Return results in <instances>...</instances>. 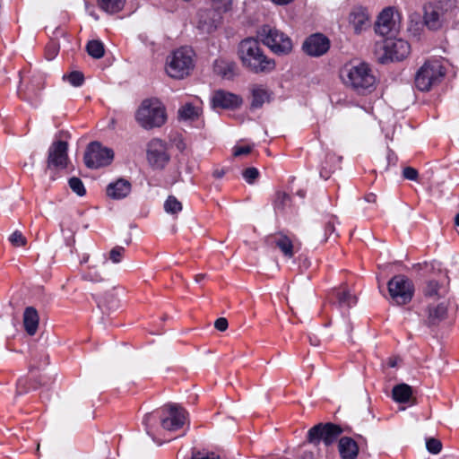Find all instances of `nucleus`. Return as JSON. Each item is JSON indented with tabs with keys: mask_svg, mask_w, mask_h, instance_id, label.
<instances>
[{
	"mask_svg": "<svg viewBox=\"0 0 459 459\" xmlns=\"http://www.w3.org/2000/svg\"><path fill=\"white\" fill-rule=\"evenodd\" d=\"M164 411L168 416L161 420V426L164 429L174 431L183 427L186 419V411L178 404H168Z\"/></svg>",
	"mask_w": 459,
	"mask_h": 459,
	"instance_id": "4468645a",
	"label": "nucleus"
},
{
	"mask_svg": "<svg viewBox=\"0 0 459 459\" xmlns=\"http://www.w3.org/2000/svg\"><path fill=\"white\" fill-rule=\"evenodd\" d=\"M269 93L264 87L262 85H255L252 88L251 107L253 108H259L264 103L269 101Z\"/></svg>",
	"mask_w": 459,
	"mask_h": 459,
	"instance_id": "a878e982",
	"label": "nucleus"
},
{
	"mask_svg": "<svg viewBox=\"0 0 459 459\" xmlns=\"http://www.w3.org/2000/svg\"><path fill=\"white\" fill-rule=\"evenodd\" d=\"M299 195L301 196V197H304V193L303 192H299Z\"/></svg>",
	"mask_w": 459,
	"mask_h": 459,
	"instance_id": "0e129e2a",
	"label": "nucleus"
},
{
	"mask_svg": "<svg viewBox=\"0 0 459 459\" xmlns=\"http://www.w3.org/2000/svg\"><path fill=\"white\" fill-rule=\"evenodd\" d=\"M83 159L87 168L100 169L112 162L114 152L99 142H91L87 146Z\"/></svg>",
	"mask_w": 459,
	"mask_h": 459,
	"instance_id": "6e6552de",
	"label": "nucleus"
},
{
	"mask_svg": "<svg viewBox=\"0 0 459 459\" xmlns=\"http://www.w3.org/2000/svg\"><path fill=\"white\" fill-rule=\"evenodd\" d=\"M193 50L188 48L176 49L167 57L166 72L174 79H183L194 67Z\"/></svg>",
	"mask_w": 459,
	"mask_h": 459,
	"instance_id": "20e7f679",
	"label": "nucleus"
},
{
	"mask_svg": "<svg viewBox=\"0 0 459 459\" xmlns=\"http://www.w3.org/2000/svg\"><path fill=\"white\" fill-rule=\"evenodd\" d=\"M412 394L411 387L407 384H399L394 386L392 391L393 399L400 403L409 402Z\"/></svg>",
	"mask_w": 459,
	"mask_h": 459,
	"instance_id": "cd10ccee",
	"label": "nucleus"
},
{
	"mask_svg": "<svg viewBox=\"0 0 459 459\" xmlns=\"http://www.w3.org/2000/svg\"><path fill=\"white\" fill-rule=\"evenodd\" d=\"M242 176L248 184H253L259 176V171L255 168L246 169Z\"/></svg>",
	"mask_w": 459,
	"mask_h": 459,
	"instance_id": "79ce46f5",
	"label": "nucleus"
},
{
	"mask_svg": "<svg viewBox=\"0 0 459 459\" xmlns=\"http://www.w3.org/2000/svg\"><path fill=\"white\" fill-rule=\"evenodd\" d=\"M10 242L15 247L24 246L26 243L25 237L18 230L14 231L9 238Z\"/></svg>",
	"mask_w": 459,
	"mask_h": 459,
	"instance_id": "37998d69",
	"label": "nucleus"
},
{
	"mask_svg": "<svg viewBox=\"0 0 459 459\" xmlns=\"http://www.w3.org/2000/svg\"><path fill=\"white\" fill-rule=\"evenodd\" d=\"M344 85L358 94H367L374 91L376 77L366 63L349 64L342 67L340 74Z\"/></svg>",
	"mask_w": 459,
	"mask_h": 459,
	"instance_id": "f257e3e1",
	"label": "nucleus"
},
{
	"mask_svg": "<svg viewBox=\"0 0 459 459\" xmlns=\"http://www.w3.org/2000/svg\"><path fill=\"white\" fill-rule=\"evenodd\" d=\"M164 210L170 214H177L182 210V204L175 197L169 196L164 203Z\"/></svg>",
	"mask_w": 459,
	"mask_h": 459,
	"instance_id": "f704fd0d",
	"label": "nucleus"
},
{
	"mask_svg": "<svg viewBox=\"0 0 459 459\" xmlns=\"http://www.w3.org/2000/svg\"><path fill=\"white\" fill-rule=\"evenodd\" d=\"M339 453L342 459H356L359 453L357 443L348 437H343L339 440Z\"/></svg>",
	"mask_w": 459,
	"mask_h": 459,
	"instance_id": "b1692460",
	"label": "nucleus"
},
{
	"mask_svg": "<svg viewBox=\"0 0 459 459\" xmlns=\"http://www.w3.org/2000/svg\"><path fill=\"white\" fill-rule=\"evenodd\" d=\"M100 7L108 13H115L122 10L125 0H98Z\"/></svg>",
	"mask_w": 459,
	"mask_h": 459,
	"instance_id": "7c9ffc66",
	"label": "nucleus"
},
{
	"mask_svg": "<svg viewBox=\"0 0 459 459\" xmlns=\"http://www.w3.org/2000/svg\"><path fill=\"white\" fill-rule=\"evenodd\" d=\"M403 175L404 178L409 180H416L418 178V171L411 167L404 168Z\"/></svg>",
	"mask_w": 459,
	"mask_h": 459,
	"instance_id": "c03bdc74",
	"label": "nucleus"
},
{
	"mask_svg": "<svg viewBox=\"0 0 459 459\" xmlns=\"http://www.w3.org/2000/svg\"><path fill=\"white\" fill-rule=\"evenodd\" d=\"M190 459H220L215 454H204L199 451L193 452Z\"/></svg>",
	"mask_w": 459,
	"mask_h": 459,
	"instance_id": "a18cd8bd",
	"label": "nucleus"
},
{
	"mask_svg": "<svg viewBox=\"0 0 459 459\" xmlns=\"http://www.w3.org/2000/svg\"><path fill=\"white\" fill-rule=\"evenodd\" d=\"M98 307L102 314H111L119 307V300L113 295H107L99 301Z\"/></svg>",
	"mask_w": 459,
	"mask_h": 459,
	"instance_id": "c85d7f7f",
	"label": "nucleus"
},
{
	"mask_svg": "<svg viewBox=\"0 0 459 459\" xmlns=\"http://www.w3.org/2000/svg\"><path fill=\"white\" fill-rule=\"evenodd\" d=\"M330 43L326 37L322 34H315L307 38L304 44V51L312 56H320L327 52Z\"/></svg>",
	"mask_w": 459,
	"mask_h": 459,
	"instance_id": "dca6fc26",
	"label": "nucleus"
},
{
	"mask_svg": "<svg viewBox=\"0 0 459 459\" xmlns=\"http://www.w3.org/2000/svg\"><path fill=\"white\" fill-rule=\"evenodd\" d=\"M224 170L217 169L213 172V176L217 178H221L224 176Z\"/></svg>",
	"mask_w": 459,
	"mask_h": 459,
	"instance_id": "5fc2aeb1",
	"label": "nucleus"
},
{
	"mask_svg": "<svg viewBox=\"0 0 459 459\" xmlns=\"http://www.w3.org/2000/svg\"><path fill=\"white\" fill-rule=\"evenodd\" d=\"M132 189L131 183L124 178H119L107 186V195L108 197L120 200L126 197Z\"/></svg>",
	"mask_w": 459,
	"mask_h": 459,
	"instance_id": "412c9836",
	"label": "nucleus"
},
{
	"mask_svg": "<svg viewBox=\"0 0 459 459\" xmlns=\"http://www.w3.org/2000/svg\"><path fill=\"white\" fill-rule=\"evenodd\" d=\"M204 278H205V274H202V273L201 274H197L195 276V281L197 282H199V281H203Z\"/></svg>",
	"mask_w": 459,
	"mask_h": 459,
	"instance_id": "13d9d810",
	"label": "nucleus"
},
{
	"mask_svg": "<svg viewBox=\"0 0 459 459\" xmlns=\"http://www.w3.org/2000/svg\"><path fill=\"white\" fill-rule=\"evenodd\" d=\"M24 330L29 335H34L39 328V317H22Z\"/></svg>",
	"mask_w": 459,
	"mask_h": 459,
	"instance_id": "c9c22d12",
	"label": "nucleus"
},
{
	"mask_svg": "<svg viewBox=\"0 0 459 459\" xmlns=\"http://www.w3.org/2000/svg\"><path fill=\"white\" fill-rule=\"evenodd\" d=\"M135 119L147 130L160 127L167 119L165 108L157 99L144 100L136 111Z\"/></svg>",
	"mask_w": 459,
	"mask_h": 459,
	"instance_id": "7ed1b4c3",
	"label": "nucleus"
},
{
	"mask_svg": "<svg viewBox=\"0 0 459 459\" xmlns=\"http://www.w3.org/2000/svg\"><path fill=\"white\" fill-rule=\"evenodd\" d=\"M429 316H452L458 312V307L450 298H441L429 303Z\"/></svg>",
	"mask_w": 459,
	"mask_h": 459,
	"instance_id": "a211bd4d",
	"label": "nucleus"
},
{
	"mask_svg": "<svg viewBox=\"0 0 459 459\" xmlns=\"http://www.w3.org/2000/svg\"><path fill=\"white\" fill-rule=\"evenodd\" d=\"M68 144L64 141L54 142L48 149V168L63 169L68 161Z\"/></svg>",
	"mask_w": 459,
	"mask_h": 459,
	"instance_id": "ddd939ff",
	"label": "nucleus"
},
{
	"mask_svg": "<svg viewBox=\"0 0 459 459\" xmlns=\"http://www.w3.org/2000/svg\"><path fill=\"white\" fill-rule=\"evenodd\" d=\"M271 239L286 257L290 258L293 256V244L287 236L277 234L273 236Z\"/></svg>",
	"mask_w": 459,
	"mask_h": 459,
	"instance_id": "393cba45",
	"label": "nucleus"
},
{
	"mask_svg": "<svg viewBox=\"0 0 459 459\" xmlns=\"http://www.w3.org/2000/svg\"><path fill=\"white\" fill-rule=\"evenodd\" d=\"M382 54H379L378 60L385 64L393 61H401L408 56L411 51L410 44L396 38H387L382 46Z\"/></svg>",
	"mask_w": 459,
	"mask_h": 459,
	"instance_id": "1a4fd4ad",
	"label": "nucleus"
},
{
	"mask_svg": "<svg viewBox=\"0 0 459 459\" xmlns=\"http://www.w3.org/2000/svg\"><path fill=\"white\" fill-rule=\"evenodd\" d=\"M38 311L34 307H27L24 310L23 316H38Z\"/></svg>",
	"mask_w": 459,
	"mask_h": 459,
	"instance_id": "3c124183",
	"label": "nucleus"
},
{
	"mask_svg": "<svg viewBox=\"0 0 459 459\" xmlns=\"http://www.w3.org/2000/svg\"><path fill=\"white\" fill-rule=\"evenodd\" d=\"M390 301L396 305L410 302L413 297L414 286L404 275L394 276L387 284Z\"/></svg>",
	"mask_w": 459,
	"mask_h": 459,
	"instance_id": "0eeeda50",
	"label": "nucleus"
},
{
	"mask_svg": "<svg viewBox=\"0 0 459 459\" xmlns=\"http://www.w3.org/2000/svg\"><path fill=\"white\" fill-rule=\"evenodd\" d=\"M228 325L229 323L226 317H218L217 320L214 322V327L221 332L227 330Z\"/></svg>",
	"mask_w": 459,
	"mask_h": 459,
	"instance_id": "49530a36",
	"label": "nucleus"
},
{
	"mask_svg": "<svg viewBox=\"0 0 459 459\" xmlns=\"http://www.w3.org/2000/svg\"><path fill=\"white\" fill-rule=\"evenodd\" d=\"M334 231V225L332 222H328L325 226V234L331 235Z\"/></svg>",
	"mask_w": 459,
	"mask_h": 459,
	"instance_id": "603ef678",
	"label": "nucleus"
},
{
	"mask_svg": "<svg viewBox=\"0 0 459 459\" xmlns=\"http://www.w3.org/2000/svg\"><path fill=\"white\" fill-rule=\"evenodd\" d=\"M338 305L341 307H351L357 303V298L348 290H338L335 293Z\"/></svg>",
	"mask_w": 459,
	"mask_h": 459,
	"instance_id": "c756f323",
	"label": "nucleus"
},
{
	"mask_svg": "<svg viewBox=\"0 0 459 459\" xmlns=\"http://www.w3.org/2000/svg\"><path fill=\"white\" fill-rule=\"evenodd\" d=\"M342 432V429L338 425L330 422L319 423L308 430L307 441L317 445L322 440L328 446L337 440Z\"/></svg>",
	"mask_w": 459,
	"mask_h": 459,
	"instance_id": "9b49d317",
	"label": "nucleus"
},
{
	"mask_svg": "<svg viewBox=\"0 0 459 459\" xmlns=\"http://www.w3.org/2000/svg\"><path fill=\"white\" fill-rule=\"evenodd\" d=\"M125 251L126 250L123 247L117 246L110 250L108 258L112 261V263L118 264L122 261Z\"/></svg>",
	"mask_w": 459,
	"mask_h": 459,
	"instance_id": "ea45409f",
	"label": "nucleus"
},
{
	"mask_svg": "<svg viewBox=\"0 0 459 459\" xmlns=\"http://www.w3.org/2000/svg\"><path fill=\"white\" fill-rule=\"evenodd\" d=\"M213 108H233L241 103V99L230 92L217 91L212 98Z\"/></svg>",
	"mask_w": 459,
	"mask_h": 459,
	"instance_id": "aec40b11",
	"label": "nucleus"
},
{
	"mask_svg": "<svg viewBox=\"0 0 459 459\" xmlns=\"http://www.w3.org/2000/svg\"><path fill=\"white\" fill-rule=\"evenodd\" d=\"M57 51L58 49L55 45L49 47L47 53L48 59H53L54 56L57 54Z\"/></svg>",
	"mask_w": 459,
	"mask_h": 459,
	"instance_id": "8fccbe9b",
	"label": "nucleus"
},
{
	"mask_svg": "<svg viewBox=\"0 0 459 459\" xmlns=\"http://www.w3.org/2000/svg\"><path fill=\"white\" fill-rule=\"evenodd\" d=\"M290 204V197L285 193H278L274 200V209L276 212H284Z\"/></svg>",
	"mask_w": 459,
	"mask_h": 459,
	"instance_id": "72a5a7b5",
	"label": "nucleus"
},
{
	"mask_svg": "<svg viewBox=\"0 0 459 459\" xmlns=\"http://www.w3.org/2000/svg\"><path fill=\"white\" fill-rule=\"evenodd\" d=\"M421 291L424 298L430 303L444 298L446 293V288L436 280H429L422 286Z\"/></svg>",
	"mask_w": 459,
	"mask_h": 459,
	"instance_id": "4be33fe9",
	"label": "nucleus"
},
{
	"mask_svg": "<svg viewBox=\"0 0 459 459\" xmlns=\"http://www.w3.org/2000/svg\"><path fill=\"white\" fill-rule=\"evenodd\" d=\"M88 260H89V255H83V257H82V259L81 263H82H82H87V262H88Z\"/></svg>",
	"mask_w": 459,
	"mask_h": 459,
	"instance_id": "680f3d73",
	"label": "nucleus"
},
{
	"mask_svg": "<svg viewBox=\"0 0 459 459\" xmlns=\"http://www.w3.org/2000/svg\"><path fill=\"white\" fill-rule=\"evenodd\" d=\"M426 447L429 453L437 455L441 451L442 444L438 439L429 438L426 442Z\"/></svg>",
	"mask_w": 459,
	"mask_h": 459,
	"instance_id": "a19ab883",
	"label": "nucleus"
},
{
	"mask_svg": "<svg viewBox=\"0 0 459 459\" xmlns=\"http://www.w3.org/2000/svg\"><path fill=\"white\" fill-rule=\"evenodd\" d=\"M63 79L66 80L74 87H80L84 82L83 74L78 71H74L68 74H64Z\"/></svg>",
	"mask_w": 459,
	"mask_h": 459,
	"instance_id": "e433bc0d",
	"label": "nucleus"
},
{
	"mask_svg": "<svg viewBox=\"0 0 459 459\" xmlns=\"http://www.w3.org/2000/svg\"><path fill=\"white\" fill-rule=\"evenodd\" d=\"M146 157L152 169H164L170 160L167 143L159 138L152 139L147 144Z\"/></svg>",
	"mask_w": 459,
	"mask_h": 459,
	"instance_id": "9d476101",
	"label": "nucleus"
},
{
	"mask_svg": "<svg viewBox=\"0 0 459 459\" xmlns=\"http://www.w3.org/2000/svg\"><path fill=\"white\" fill-rule=\"evenodd\" d=\"M394 10L393 7L385 8L378 15L375 23V31L380 36H387L398 30L396 22L394 19Z\"/></svg>",
	"mask_w": 459,
	"mask_h": 459,
	"instance_id": "2eb2a0df",
	"label": "nucleus"
},
{
	"mask_svg": "<svg viewBox=\"0 0 459 459\" xmlns=\"http://www.w3.org/2000/svg\"><path fill=\"white\" fill-rule=\"evenodd\" d=\"M436 265H439L437 263L434 262V263H431V264H425V267L426 269L428 270L429 267H431L432 269H434L436 267Z\"/></svg>",
	"mask_w": 459,
	"mask_h": 459,
	"instance_id": "4d7b16f0",
	"label": "nucleus"
},
{
	"mask_svg": "<svg viewBox=\"0 0 459 459\" xmlns=\"http://www.w3.org/2000/svg\"><path fill=\"white\" fill-rule=\"evenodd\" d=\"M82 279L85 281H92V282H101L104 281V278L94 267H89L88 271L84 272L82 275Z\"/></svg>",
	"mask_w": 459,
	"mask_h": 459,
	"instance_id": "4c0bfd02",
	"label": "nucleus"
},
{
	"mask_svg": "<svg viewBox=\"0 0 459 459\" xmlns=\"http://www.w3.org/2000/svg\"><path fill=\"white\" fill-rule=\"evenodd\" d=\"M69 186L79 196H82L86 193L84 185L79 178H71L69 179Z\"/></svg>",
	"mask_w": 459,
	"mask_h": 459,
	"instance_id": "58836bf2",
	"label": "nucleus"
},
{
	"mask_svg": "<svg viewBox=\"0 0 459 459\" xmlns=\"http://www.w3.org/2000/svg\"><path fill=\"white\" fill-rule=\"evenodd\" d=\"M198 17L197 29L204 34L212 33L221 23L220 15L211 12L209 9L200 11Z\"/></svg>",
	"mask_w": 459,
	"mask_h": 459,
	"instance_id": "6ab92c4d",
	"label": "nucleus"
},
{
	"mask_svg": "<svg viewBox=\"0 0 459 459\" xmlns=\"http://www.w3.org/2000/svg\"><path fill=\"white\" fill-rule=\"evenodd\" d=\"M273 3L277 4H287L290 3L292 0H272Z\"/></svg>",
	"mask_w": 459,
	"mask_h": 459,
	"instance_id": "6e6d98bb",
	"label": "nucleus"
},
{
	"mask_svg": "<svg viewBox=\"0 0 459 459\" xmlns=\"http://www.w3.org/2000/svg\"><path fill=\"white\" fill-rule=\"evenodd\" d=\"M348 21L354 32L359 34L368 26L369 15L366 8L355 6L351 10Z\"/></svg>",
	"mask_w": 459,
	"mask_h": 459,
	"instance_id": "f3484780",
	"label": "nucleus"
},
{
	"mask_svg": "<svg viewBox=\"0 0 459 459\" xmlns=\"http://www.w3.org/2000/svg\"><path fill=\"white\" fill-rule=\"evenodd\" d=\"M251 152V147L249 146H236L233 150L234 156H241L244 154H248Z\"/></svg>",
	"mask_w": 459,
	"mask_h": 459,
	"instance_id": "de8ad7c7",
	"label": "nucleus"
},
{
	"mask_svg": "<svg viewBox=\"0 0 459 459\" xmlns=\"http://www.w3.org/2000/svg\"><path fill=\"white\" fill-rule=\"evenodd\" d=\"M455 224L459 227V213L456 214L455 218Z\"/></svg>",
	"mask_w": 459,
	"mask_h": 459,
	"instance_id": "e2e57ef3",
	"label": "nucleus"
},
{
	"mask_svg": "<svg viewBox=\"0 0 459 459\" xmlns=\"http://www.w3.org/2000/svg\"><path fill=\"white\" fill-rule=\"evenodd\" d=\"M258 37L275 54L286 55L292 49L291 39L283 32L269 25L260 28Z\"/></svg>",
	"mask_w": 459,
	"mask_h": 459,
	"instance_id": "423d86ee",
	"label": "nucleus"
},
{
	"mask_svg": "<svg viewBox=\"0 0 459 459\" xmlns=\"http://www.w3.org/2000/svg\"><path fill=\"white\" fill-rule=\"evenodd\" d=\"M305 456L307 458V459H313L314 458V455L313 453L309 452V453H306L305 454Z\"/></svg>",
	"mask_w": 459,
	"mask_h": 459,
	"instance_id": "052dcab7",
	"label": "nucleus"
},
{
	"mask_svg": "<svg viewBox=\"0 0 459 459\" xmlns=\"http://www.w3.org/2000/svg\"><path fill=\"white\" fill-rule=\"evenodd\" d=\"M320 176H321L323 178H325V179H327V178H328V177H329L328 173H327V172H325V171H323V170L320 172Z\"/></svg>",
	"mask_w": 459,
	"mask_h": 459,
	"instance_id": "bf43d9fd",
	"label": "nucleus"
},
{
	"mask_svg": "<svg viewBox=\"0 0 459 459\" xmlns=\"http://www.w3.org/2000/svg\"><path fill=\"white\" fill-rule=\"evenodd\" d=\"M238 56L243 65L255 74L270 73L275 68L274 60L264 54L259 42L253 38L239 43Z\"/></svg>",
	"mask_w": 459,
	"mask_h": 459,
	"instance_id": "f03ea898",
	"label": "nucleus"
},
{
	"mask_svg": "<svg viewBox=\"0 0 459 459\" xmlns=\"http://www.w3.org/2000/svg\"><path fill=\"white\" fill-rule=\"evenodd\" d=\"M365 200L368 202V203H375L376 200H377V195L373 193H370V194H368L366 196H365Z\"/></svg>",
	"mask_w": 459,
	"mask_h": 459,
	"instance_id": "864d4df0",
	"label": "nucleus"
},
{
	"mask_svg": "<svg viewBox=\"0 0 459 459\" xmlns=\"http://www.w3.org/2000/svg\"><path fill=\"white\" fill-rule=\"evenodd\" d=\"M441 321V317H428L427 320H425V325H427L429 327H433L435 325H437Z\"/></svg>",
	"mask_w": 459,
	"mask_h": 459,
	"instance_id": "09e8293b",
	"label": "nucleus"
},
{
	"mask_svg": "<svg viewBox=\"0 0 459 459\" xmlns=\"http://www.w3.org/2000/svg\"><path fill=\"white\" fill-rule=\"evenodd\" d=\"M201 110V100L195 99L182 105L178 112V117L182 120H195L200 116Z\"/></svg>",
	"mask_w": 459,
	"mask_h": 459,
	"instance_id": "5701e85b",
	"label": "nucleus"
},
{
	"mask_svg": "<svg viewBox=\"0 0 459 459\" xmlns=\"http://www.w3.org/2000/svg\"><path fill=\"white\" fill-rule=\"evenodd\" d=\"M214 72L226 79H231L235 74V64L230 61L219 59L214 62Z\"/></svg>",
	"mask_w": 459,
	"mask_h": 459,
	"instance_id": "bb28decb",
	"label": "nucleus"
},
{
	"mask_svg": "<svg viewBox=\"0 0 459 459\" xmlns=\"http://www.w3.org/2000/svg\"><path fill=\"white\" fill-rule=\"evenodd\" d=\"M86 48L88 54L93 58L99 59L104 55V46L100 40H91Z\"/></svg>",
	"mask_w": 459,
	"mask_h": 459,
	"instance_id": "2f4dec72",
	"label": "nucleus"
},
{
	"mask_svg": "<svg viewBox=\"0 0 459 459\" xmlns=\"http://www.w3.org/2000/svg\"><path fill=\"white\" fill-rule=\"evenodd\" d=\"M450 5L444 4L441 0L429 3L424 7V23L432 30L440 29L448 17Z\"/></svg>",
	"mask_w": 459,
	"mask_h": 459,
	"instance_id": "f8f14e48",
	"label": "nucleus"
},
{
	"mask_svg": "<svg viewBox=\"0 0 459 459\" xmlns=\"http://www.w3.org/2000/svg\"><path fill=\"white\" fill-rule=\"evenodd\" d=\"M231 7V0H212V7L209 9L214 13H218L221 18L222 13L228 12Z\"/></svg>",
	"mask_w": 459,
	"mask_h": 459,
	"instance_id": "473e14b6",
	"label": "nucleus"
},
{
	"mask_svg": "<svg viewBox=\"0 0 459 459\" xmlns=\"http://www.w3.org/2000/svg\"><path fill=\"white\" fill-rule=\"evenodd\" d=\"M445 74V68L439 61H427L415 74V86L420 91H429L441 82Z\"/></svg>",
	"mask_w": 459,
	"mask_h": 459,
	"instance_id": "39448f33",
	"label": "nucleus"
}]
</instances>
